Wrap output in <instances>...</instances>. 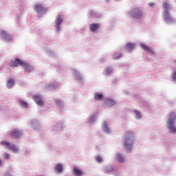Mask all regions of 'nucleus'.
Listing matches in <instances>:
<instances>
[{
	"label": "nucleus",
	"mask_w": 176,
	"mask_h": 176,
	"mask_svg": "<svg viewBox=\"0 0 176 176\" xmlns=\"http://www.w3.org/2000/svg\"><path fill=\"white\" fill-rule=\"evenodd\" d=\"M134 132L129 131L125 133V137L123 140L122 145L126 151L131 152L133 145L134 144Z\"/></svg>",
	"instance_id": "f257e3e1"
},
{
	"label": "nucleus",
	"mask_w": 176,
	"mask_h": 176,
	"mask_svg": "<svg viewBox=\"0 0 176 176\" xmlns=\"http://www.w3.org/2000/svg\"><path fill=\"white\" fill-rule=\"evenodd\" d=\"M168 119L166 122L167 129L170 133H175L176 134V126H175L176 121V112L171 111L168 113Z\"/></svg>",
	"instance_id": "f03ea898"
},
{
	"label": "nucleus",
	"mask_w": 176,
	"mask_h": 176,
	"mask_svg": "<svg viewBox=\"0 0 176 176\" xmlns=\"http://www.w3.org/2000/svg\"><path fill=\"white\" fill-rule=\"evenodd\" d=\"M64 20V16L58 14L56 16L54 27L55 28L54 31L56 34H58L61 30V24H63V21Z\"/></svg>",
	"instance_id": "7ed1b4c3"
},
{
	"label": "nucleus",
	"mask_w": 176,
	"mask_h": 176,
	"mask_svg": "<svg viewBox=\"0 0 176 176\" xmlns=\"http://www.w3.org/2000/svg\"><path fill=\"white\" fill-rule=\"evenodd\" d=\"M129 16L133 17V19H136L137 20H140L142 17V11L140 10V8H134L131 12H128Z\"/></svg>",
	"instance_id": "20e7f679"
},
{
	"label": "nucleus",
	"mask_w": 176,
	"mask_h": 176,
	"mask_svg": "<svg viewBox=\"0 0 176 176\" xmlns=\"http://www.w3.org/2000/svg\"><path fill=\"white\" fill-rule=\"evenodd\" d=\"M60 86H61V82L57 80H55L53 83L45 84L44 89H45V90L52 91L55 90V89H58V87H60Z\"/></svg>",
	"instance_id": "39448f33"
},
{
	"label": "nucleus",
	"mask_w": 176,
	"mask_h": 176,
	"mask_svg": "<svg viewBox=\"0 0 176 176\" xmlns=\"http://www.w3.org/2000/svg\"><path fill=\"white\" fill-rule=\"evenodd\" d=\"M10 67H19V65H21V67H28V63H27V62L21 60L19 58H16L15 60H12L10 63H9Z\"/></svg>",
	"instance_id": "423d86ee"
},
{
	"label": "nucleus",
	"mask_w": 176,
	"mask_h": 176,
	"mask_svg": "<svg viewBox=\"0 0 176 176\" xmlns=\"http://www.w3.org/2000/svg\"><path fill=\"white\" fill-rule=\"evenodd\" d=\"M32 99L34 100V102L38 107H43L45 105V101H43V96L39 94H36L33 97Z\"/></svg>",
	"instance_id": "0eeeda50"
},
{
	"label": "nucleus",
	"mask_w": 176,
	"mask_h": 176,
	"mask_svg": "<svg viewBox=\"0 0 176 176\" xmlns=\"http://www.w3.org/2000/svg\"><path fill=\"white\" fill-rule=\"evenodd\" d=\"M1 145L8 148L9 151H12L14 153H17L19 152V148H17V146L14 144H10V143L6 141L1 142Z\"/></svg>",
	"instance_id": "6e6552de"
},
{
	"label": "nucleus",
	"mask_w": 176,
	"mask_h": 176,
	"mask_svg": "<svg viewBox=\"0 0 176 176\" xmlns=\"http://www.w3.org/2000/svg\"><path fill=\"white\" fill-rule=\"evenodd\" d=\"M163 19L166 24H173L175 21L168 11H164Z\"/></svg>",
	"instance_id": "1a4fd4ad"
},
{
	"label": "nucleus",
	"mask_w": 176,
	"mask_h": 176,
	"mask_svg": "<svg viewBox=\"0 0 176 176\" xmlns=\"http://www.w3.org/2000/svg\"><path fill=\"white\" fill-rule=\"evenodd\" d=\"M34 11L38 16H41L46 13V8L42 6V4H36L34 7Z\"/></svg>",
	"instance_id": "9d476101"
},
{
	"label": "nucleus",
	"mask_w": 176,
	"mask_h": 176,
	"mask_svg": "<svg viewBox=\"0 0 176 176\" xmlns=\"http://www.w3.org/2000/svg\"><path fill=\"white\" fill-rule=\"evenodd\" d=\"M73 76L74 79L78 82V83H83L85 82V79L83 78V76L79 74V72L73 69Z\"/></svg>",
	"instance_id": "9b49d317"
},
{
	"label": "nucleus",
	"mask_w": 176,
	"mask_h": 176,
	"mask_svg": "<svg viewBox=\"0 0 176 176\" xmlns=\"http://www.w3.org/2000/svg\"><path fill=\"white\" fill-rule=\"evenodd\" d=\"M63 129H64V122H63V121H59L52 127V130L55 131V133L61 131Z\"/></svg>",
	"instance_id": "f8f14e48"
},
{
	"label": "nucleus",
	"mask_w": 176,
	"mask_h": 176,
	"mask_svg": "<svg viewBox=\"0 0 176 176\" xmlns=\"http://www.w3.org/2000/svg\"><path fill=\"white\" fill-rule=\"evenodd\" d=\"M0 38L4 41V42H10L12 41V37L10 34L6 33L5 31H1L0 32Z\"/></svg>",
	"instance_id": "ddd939ff"
},
{
	"label": "nucleus",
	"mask_w": 176,
	"mask_h": 176,
	"mask_svg": "<svg viewBox=\"0 0 176 176\" xmlns=\"http://www.w3.org/2000/svg\"><path fill=\"white\" fill-rule=\"evenodd\" d=\"M10 135L12 138H19V137H21L23 135V132L21 131H19L17 129H13L10 133Z\"/></svg>",
	"instance_id": "4468645a"
},
{
	"label": "nucleus",
	"mask_w": 176,
	"mask_h": 176,
	"mask_svg": "<svg viewBox=\"0 0 176 176\" xmlns=\"http://www.w3.org/2000/svg\"><path fill=\"white\" fill-rule=\"evenodd\" d=\"M140 47H142V49H144V52H146L150 56H153V54H155V52H153V50L151 49L147 45H145L144 43L140 44Z\"/></svg>",
	"instance_id": "2eb2a0df"
},
{
	"label": "nucleus",
	"mask_w": 176,
	"mask_h": 176,
	"mask_svg": "<svg viewBox=\"0 0 176 176\" xmlns=\"http://www.w3.org/2000/svg\"><path fill=\"white\" fill-rule=\"evenodd\" d=\"M102 130L105 133V134L111 133V128L108 126L107 121H104L102 124Z\"/></svg>",
	"instance_id": "dca6fc26"
},
{
	"label": "nucleus",
	"mask_w": 176,
	"mask_h": 176,
	"mask_svg": "<svg viewBox=\"0 0 176 176\" xmlns=\"http://www.w3.org/2000/svg\"><path fill=\"white\" fill-rule=\"evenodd\" d=\"M101 28V24L92 23L89 25V30L91 32H96L97 30Z\"/></svg>",
	"instance_id": "f3484780"
},
{
	"label": "nucleus",
	"mask_w": 176,
	"mask_h": 176,
	"mask_svg": "<svg viewBox=\"0 0 176 176\" xmlns=\"http://www.w3.org/2000/svg\"><path fill=\"white\" fill-rule=\"evenodd\" d=\"M31 127L34 129L36 131H39L41 127L39 126V122L36 120H32L30 122Z\"/></svg>",
	"instance_id": "a211bd4d"
},
{
	"label": "nucleus",
	"mask_w": 176,
	"mask_h": 176,
	"mask_svg": "<svg viewBox=\"0 0 176 176\" xmlns=\"http://www.w3.org/2000/svg\"><path fill=\"white\" fill-rule=\"evenodd\" d=\"M115 104H116V102L113 99L107 98L104 100V105H106V107H113Z\"/></svg>",
	"instance_id": "6ab92c4d"
},
{
	"label": "nucleus",
	"mask_w": 176,
	"mask_h": 176,
	"mask_svg": "<svg viewBox=\"0 0 176 176\" xmlns=\"http://www.w3.org/2000/svg\"><path fill=\"white\" fill-rule=\"evenodd\" d=\"M97 119V114L94 113L91 114L88 118H87V122L89 124H93L94 122H96Z\"/></svg>",
	"instance_id": "aec40b11"
},
{
	"label": "nucleus",
	"mask_w": 176,
	"mask_h": 176,
	"mask_svg": "<svg viewBox=\"0 0 176 176\" xmlns=\"http://www.w3.org/2000/svg\"><path fill=\"white\" fill-rule=\"evenodd\" d=\"M94 98H95V100H96L98 101H102V100L104 98V95H102V94H101V93L96 92L94 94Z\"/></svg>",
	"instance_id": "412c9836"
},
{
	"label": "nucleus",
	"mask_w": 176,
	"mask_h": 176,
	"mask_svg": "<svg viewBox=\"0 0 176 176\" xmlns=\"http://www.w3.org/2000/svg\"><path fill=\"white\" fill-rule=\"evenodd\" d=\"M56 104L60 109H63V108H65V104H64V102L61 101L60 99L55 100Z\"/></svg>",
	"instance_id": "4be33fe9"
},
{
	"label": "nucleus",
	"mask_w": 176,
	"mask_h": 176,
	"mask_svg": "<svg viewBox=\"0 0 176 176\" xmlns=\"http://www.w3.org/2000/svg\"><path fill=\"white\" fill-rule=\"evenodd\" d=\"M116 159L117 160V162H118V163H123L124 162V158L123 157V155H122V154L118 153L116 155Z\"/></svg>",
	"instance_id": "5701e85b"
},
{
	"label": "nucleus",
	"mask_w": 176,
	"mask_h": 176,
	"mask_svg": "<svg viewBox=\"0 0 176 176\" xmlns=\"http://www.w3.org/2000/svg\"><path fill=\"white\" fill-rule=\"evenodd\" d=\"M54 170L58 173H63V170H64V168H63V165L61 164H57L55 165Z\"/></svg>",
	"instance_id": "b1692460"
},
{
	"label": "nucleus",
	"mask_w": 176,
	"mask_h": 176,
	"mask_svg": "<svg viewBox=\"0 0 176 176\" xmlns=\"http://www.w3.org/2000/svg\"><path fill=\"white\" fill-rule=\"evenodd\" d=\"M125 49H126L129 52H131L134 47H135V45L134 43H128L124 46Z\"/></svg>",
	"instance_id": "393cba45"
},
{
	"label": "nucleus",
	"mask_w": 176,
	"mask_h": 176,
	"mask_svg": "<svg viewBox=\"0 0 176 176\" xmlns=\"http://www.w3.org/2000/svg\"><path fill=\"white\" fill-rule=\"evenodd\" d=\"M134 113V116L135 118L138 120H140V119H141V118H142V113H141V111H138L137 110H134L133 111Z\"/></svg>",
	"instance_id": "a878e982"
},
{
	"label": "nucleus",
	"mask_w": 176,
	"mask_h": 176,
	"mask_svg": "<svg viewBox=\"0 0 176 176\" xmlns=\"http://www.w3.org/2000/svg\"><path fill=\"white\" fill-rule=\"evenodd\" d=\"M14 85V79L13 78H10L8 81H7V87L8 89H10L11 87H13V86Z\"/></svg>",
	"instance_id": "bb28decb"
},
{
	"label": "nucleus",
	"mask_w": 176,
	"mask_h": 176,
	"mask_svg": "<svg viewBox=\"0 0 176 176\" xmlns=\"http://www.w3.org/2000/svg\"><path fill=\"white\" fill-rule=\"evenodd\" d=\"M163 9H164V12H168L170 9H171V6H170L168 3L164 2L162 3Z\"/></svg>",
	"instance_id": "cd10ccee"
},
{
	"label": "nucleus",
	"mask_w": 176,
	"mask_h": 176,
	"mask_svg": "<svg viewBox=\"0 0 176 176\" xmlns=\"http://www.w3.org/2000/svg\"><path fill=\"white\" fill-rule=\"evenodd\" d=\"M113 171V167L112 166H106L104 169V173L108 174V173H112Z\"/></svg>",
	"instance_id": "c85d7f7f"
},
{
	"label": "nucleus",
	"mask_w": 176,
	"mask_h": 176,
	"mask_svg": "<svg viewBox=\"0 0 176 176\" xmlns=\"http://www.w3.org/2000/svg\"><path fill=\"white\" fill-rule=\"evenodd\" d=\"M83 175V172L76 167L74 168V176H81Z\"/></svg>",
	"instance_id": "c756f323"
},
{
	"label": "nucleus",
	"mask_w": 176,
	"mask_h": 176,
	"mask_svg": "<svg viewBox=\"0 0 176 176\" xmlns=\"http://www.w3.org/2000/svg\"><path fill=\"white\" fill-rule=\"evenodd\" d=\"M24 69H25V71H28L29 72H32V71H34V67L30 65L28 63V66L25 67H23Z\"/></svg>",
	"instance_id": "7c9ffc66"
},
{
	"label": "nucleus",
	"mask_w": 176,
	"mask_h": 176,
	"mask_svg": "<svg viewBox=\"0 0 176 176\" xmlns=\"http://www.w3.org/2000/svg\"><path fill=\"white\" fill-rule=\"evenodd\" d=\"M122 54L120 53H114L112 56L113 60H118V58H120Z\"/></svg>",
	"instance_id": "2f4dec72"
},
{
	"label": "nucleus",
	"mask_w": 176,
	"mask_h": 176,
	"mask_svg": "<svg viewBox=\"0 0 176 176\" xmlns=\"http://www.w3.org/2000/svg\"><path fill=\"white\" fill-rule=\"evenodd\" d=\"M104 71L107 74V75H111V74L113 72V69H112V67H107V69H105Z\"/></svg>",
	"instance_id": "473e14b6"
},
{
	"label": "nucleus",
	"mask_w": 176,
	"mask_h": 176,
	"mask_svg": "<svg viewBox=\"0 0 176 176\" xmlns=\"http://www.w3.org/2000/svg\"><path fill=\"white\" fill-rule=\"evenodd\" d=\"M19 102L20 105H21L24 108H27L28 107V103H27L25 101L19 100Z\"/></svg>",
	"instance_id": "72a5a7b5"
},
{
	"label": "nucleus",
	"mask_w": 176,
	"mask_h": 176,
	"mask_svg": "<svg viewBox=\"0 0 176 176\" xmlns=\"http://www.w3.org/2000/svg\"><path fill=\"white\" fill-rule=\"evenodd\" d=\"M96 162L98 163H101V162H102V157L100 156V155H98L96 157Z\"/></svg>",
	"instance_id": "f704fd0d"
},
{
	"label": "nucleus",
	"mask_w": 176,
	"mask_h": 176,
	"mask_svg": "<svg viewBox=\"0 0 176 176\" xmlns=\"http://www.w3.org/2000/svg\"><path fill=\"white\" fill-rule=\"evenodd\" d=\"M171 76H172L173 82H176V72L172 73Z\"/></svg>",
	"instance_id": "c9c22d12"
},
{
	"label": "nucleus",
	"mask_w": 176,
	"mask_h": 176,
	"mask_svg": "<svg viewBox=\"0 0 176 176\" xmlns=\"http://www.w3.org/2000/svg\"><path fill=\"white\" fill-rule=\"evenodd\" d=\"M9 157H10V155L9 154H8L7 153H6L4 154V159H9Z\"/></svg>",
	"instance_id": "e433bc0d"
},
{
	"label": "nucleus",
	"mask_w": 176,
	"mask_h": 176,
	"mask_svg": "<svg viewBox=\"0 0 176 176\" xmlns=\"http://www.w3.org/2000/svg\"><path fill=\"white\" fill-rule=\"evenodd\" d=\"M148 5L151 6V8H153V6H155V3H149Z\"/></svg>",
	"instance_id": "4c0bfd02"
},
{
	"label": "nucleus",
	"mask_w": 176,
	"mask_h": 176,
	"mask_svg": "<svg viewBox=\"0 0 176 176\" xmlns=\"http://www.w3.org/2000/svg\"><path fill=\"white\" fill-rule=\"evenodd\" d=\"M4 176H12V175H10V173H7L6 174H4Z\"/></svg>",
	"instance_id": "58836bf2"
},
{
	"label": "nucleus",
	"mask_w": 176,
	"mask_h": 176,
	"mask_svg": "<svg viewBox=\"0 0 176 176\" xmlns=\"http://www.w3.org/2000/svg\"><path fill=\"white\" fill-rule=\"evenodd\" d=\"M90 14H91V16H95L94 12H93V11H91V12H90Z\"/></svg>",
	"instance_id": "ea45409f"
},
{
	"label": "nucleus",
	"mask_w": 176,
	"mask_h": 176,
	"mask_svg": "<svg viewBox=\"0 0 176 176\" xmlns=\"http://www.w3.org/2000/svg\"><path fill=\"white\" fill-rule=\"evenodd\" d=\"M1 164H2V160H0V166H1Z\"/></svg>",
	"instance_id": "a19ab883"
},
{
	"label": "nucleus",
	"mask_w": 176,
	"mask_h": 176,
	"mask_svg": "<svg viewBox=\"0 0 176 176\" xmlns=\"http://www.w3.org/2000/svg\"><path fill=\"white\" fill-rule=\"evenodd\" d=\"M106 1V2H109V0H105Z\"/></svg>",
	"instance_id": "79ce46f5"
},
{
	"label": "nucleus",
	"mask_w": 176,
	"mask_h": 176,
	"mask_svg": "<svg viewBox=\"0 0 176 176\" xmlns=\"http://www.w3.org/2000/svg\"><path fill=\"white\" fill-rule=\"evenodd\" d=\"M50 54H52V51L50 52Z\"/></svg>",
	"instance_id": "37998d69"
}]
</instances>
